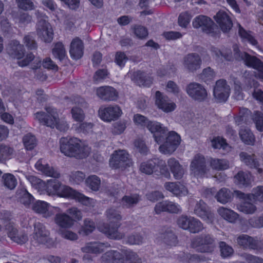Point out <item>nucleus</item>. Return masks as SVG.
Masks as SVG:
<instances>
[{
  "label": "nucleus",
  "mask_w": 263,
  "mask_h": 263,
  "mask_svg": "<svg viewBox=\"0 0 263 263\" xmlns=\"http://www.w3.org/2000/svg\"><path fill=\"white\" fill-rule=\"evenodd\" d=\"M36 170L40 171L47 176L58 178L60 176L59 173L53 167L47 164L45 161L42 159L38 160L35 164Z\"/></svg>",
  "instance_id": "nucleus-32"
},
{
  "label": "nucleus",
  "mask_w": 263,
  "mask_h": 263,
  "mask_svg": "<svg viewBox=\"0 0 263 263\" xmlns=\"http://www.w3.org/2000/svg\"><path fill=\"white\" fill-rule=\"evenodd\" d=\"M194 213L208 223H212L214 220L213 213L201 200L196 203Z\"/></svg>",
  "instance_id": "nucleus-20"
},
{
  "label": "nucleus",
  "mask_w": 263,
  "mask_h": 263,
  "mask_svg": "<svg viewBox=\"0 0 263 263\" xmlns=\"http://www.w3.org/2000/svg\"><path fill=\"white\" fill-rule=\"evenodd\" d=\"M93 127V124L90 122H80L74 124L72 128L78 133H85L90 131Z\"/></svg>",
  "instance_id": "nucleus-52"
},
{
  "label": "nucleus",
  "mask_w": 263,
  "mask_h": 263,
  "mask_svg": "<svg viewBox=\"0 0 263 263\" xmlns=\"http://www.w3.org/2000/svg\"><path fill=\"white\" fill-rule=\"evenodd\" d=\"M187 95L195 100L202 101L207 97V92L205 89L200 84L191 83L186 88Z\"/></svg>",
  "instance_id": "nucleus-18"
},
{
  "label": "nucleus",
  "mask_w": 263,
  "mask_h": 263,
  "mask_svg": "<svg viewBox=\"0 0 263 263\" xmlns=\"http://www.w3.org/2000/svg\"><path fill=\"white\" fill-rule=\"evenodd\" d=\"M155 211L157 214L163 212L178 213L181 212V208L177 203L169 200H165L158 202L156 204Z\"/></svg>",
  "instance_id": "nucleus-24"
},
{
  "label": "nucleus",
  "mask_w": 263,
  "mask_h": 263,
  "mask_svg": "<svg viewBox=\"0 0 263 263\" xmlns=\"http://www.w3.org/2000/svg\"><path fill=\"white\" fill-rule=\"evenodd\" d=\"M155 104L157 108L165 113L173 111L176 108V103L166 96L157 91L155 93Z\"/></svg>",
  "instance_id": "nucleus-17"
},
{
  "label": "nucleus",
  "mask_w": 263,
  "mask_h": 263,
  "mask_svg": "<svg viewBox=\"0 0 263 263\" xmlns=\"http://www.w3.org/2000/svg\"><path fill=\"white\" fill-rule=\"evenodd\" d=\"M123 256L118 251L110 250L105 253L101 257L102 263H142L137 254L131 250H126Z\"/></svg>",
  "instance_id": "nucleus-7"
},
{
  "label": "nucleus",
  "mask_w": 263,
  "mask_h": 263,
  "mask_svg": "<svg viewBox=\"0 0 263 263\" xmlns=\"http://www.w3.org/2000/svg\"><path fill=\"white\" fill-rule=\"evenodd\" d=\"M235 195L243 201L237 206V209L240 212L246 214H252L256 211V206L250 201L252 200L250 195L245 194L238 191H235Z\"/></svg>",
  "instance_id": "nucleus-19"
},
{
  "label": "nucleus",
  "mask_w": 263,
  "mask_h": 263,
  "mask_svg": "<svg viewBox=\"0 0 263 263\" xmlns=\"http://www.w3.org/2000/svg\"><path fill=\"white\" fill-rule=\"evenodd\" d=\"M106 217L110 224L115 223V227H110L105 224L98 226L99 230L104 233L108 237L114 239H121L125 236L124 233L118 230L120 225L118 223L122 219L120 213L116 209L111 208L106 212Z\"/></svg>",
  "instance_id": "nucleus-5"
},
{
  "label": "nucleus",
  "mask_w": 263,
  "mask_h": 263,
  "mask_svg": "<svg viewBox=\"0 0 263 263\" xmlns=\"http://www.w3.org/2000/svg\"><path fill=\"white\" fill-rule=\"evenodd\" d=\"M241 161L251 168H254L257 170L258 173H261L262 170L259 168L258 162L256 160L254 155H249L247 153L241 152L239 154Z\"/></svg>",
  "instance_id": "nucleus-35"
},
{
  "label": "nucleus",
  "mask_w": 263,
  "mask_h": 263,
  "mask_svg": "<svg viewBox=\"0 0 263 263\" xmlns=\"http://www.w3.org/2000/svg\"><path fill=\"white\" fill-rule=\"evenodd\" d=\"M251 195V198L259 201H263V186H257L254 189Z\"/></svg>",
  "instance_id": "nucleus-64"
},
{
  "label": "nucleus",
  "mask_w": 263,
  "mask_h": 263,
  "mask_svg": "<svg viewBox=\"0 0 263 263\" xmlns=\"http://www.w3.org/2000/svg\"><path fill=\"white\" fill-rule=\"evenodd\" d=\"M221 255L223 258H227L231 256L233 253L232 248L227 245L224 242L219 243Z\"/></svg>",
  "instance_id": "nucleus-60"
},
{
  "label": "nucleus",
  "mask_w": 263,
  "mask_h": 263,
  "mask_svg": "<svg viewBox=\"0 0 263 263\" xmlns=\"http://www.w3.org/2000/svg\"><path fill=\"white\" fill-rule=\"evenodd\" d=\"M0 223L4 225L8 237L13 242L23 245L28 240L27 235L23 232H18L9 219H1Z\"/></svg>",
  "instance_id": "nucleus-14"
},
{
  "label": "nucleus",
  "mask_w": 263,
  "mask_h": 263,
  "mask_svg": "<svg viewBox=\"0 0 263 263\" xmlns=\"http://www.w3.org/2000/svg\"><path fill=\"white\" fill-rule=\"evenodd\" d=\"M191 246L197 251L202 253H212L216 248L215 239L208 234H202L193 238Z\"/></svg>",
  "instance_id": "nucleus-11"
},
{
  "label": "nucleus",
  "mask_w": 263,
  "mask_h": 263,
  "mask_svg": "<svg viewBox=\"0 0 263 263\" xmlns=\"http://www.w3.org/2000/svg\"><path fill=\"white\" fill-rule=\"evenodd\" d=\"M165 189L176 197L185 196L188 194V190L180 182H167L164 184Z\"/></svg>",
  "instance_id": "nucleus-25"
},
{
  "label": "nucleus",
  "mask_w": 263,
  "mask_h": 263,
  "mask_svg": "<svg viewBox=\"0 0 263 263\" xmlns=\"http://www.w3.org/2000/svg\"><path fill=\"white\" fill-rule=\"evenodd\" d=\"M253 181L251 175L249 173L239 172L234 177L235 183L240 186H247Z\"/></svg>",
  "instance_id": "nucleus-39"
},
{
  "label": "nucleus",
  "mask_w": 263,
  "mask_h": 263,
  "mask_svg": "<svg viewBox=\"0 0 263 263\" xmlns=\"http://www.w3.org/2000/svg\"><path fill=\"white\" fill-rule=\"evenodd\" d=\"M24 44L29 49L34 50L37 47V43L34 40V36L33 34L29 33L25 35L23 40Z\"/></svg>",
  "instance_id": "nucleus-54"
},
{
  "label": "nucleus",
  "mask_w": 263,
  "mask_h": 263,
  "mask_svg": "<svg viewBox=\"0 0 263 263\" xmlns=\"http://www.w3.org/2000/svg\"><path fill=\"white\" fill-rule=\"evenodd\" d=\"M132 164L128 153L125 150L115 151L109 160L110 166L115 169H124Z\"/></svg>",
  "instance_id": "nucleus-12"
},
{
  "label": "nucleus",
  "mask_w": 263,
  "mask_h": 263,
  "mask_svg": "<svg viewBox=\"0 0 263 263\" xmlns=\"http://www.w3.org/2000/svg\"><path fill=\"white\" fill-rule=\"evenodd\" d=\"M238 33L243 42H247L253 46L257 45V41L251 32L247 31L240 24H238Z\"/></svg>",
  "instance_id": "nucleus-40"
},
{
  "label": "nucleus",
  "mask_w": 263,
  "mask_h": 263,
  "mask_svg": "<svg viewBox=\"0 0 263 263\" xmlns=\"http://www.w3.org/2000/svg\"><path fill=\"white\" fill-rule=\"evenodd\" d=\"M109 247V245L108 243L98 242H90L82 248V250L85 253L98 254L102 252Z\"/></svg>",
  "instance_id": "nucleus-34"
},
{
  "label": "nucleus",
  "mask_w": 263,
  "mask_h": 263,
  "mask_svg": "<svg viewBox=\"0 0 263 263\" xmlns=\"http://www.w3.org/2000/svg\"><path fill=\"white\" fill-rule=\"evenodd\" d=\"M132 80L139 86L149 87L153 83L152 78L145 73L136 71L130 73Z\"/></svg>",
  "instance_id": "nucleus-31"
},
{
  "label": "nucleus",
  "mask_w": 263,
  "mask_h": 263,
  "mask_svg": "<svg viewBox=\"0 0 263 263\" xmlns=\"http://www.w3.org/2000/svg\"><path fill=\"white\" fill-rule=\"evenodd\" d=\"M190 167L191 175L197 178L205 176L211 177L209 173L210 170L206 167L205 159L202 155H195L191 161Z\"/></svg>",
  "instance_id": "nucleus-13"
},
{
  "label": "nucleus",
  "mask_w": 263,
  "mask_h": 263,
  "mask_svg": "<svg viewBox=\"0 0 263 263\" xmlns=\"http://www.w3.org/2000/svg\"><path fill=\"white\" fill-rule=\"evenodd\" d=\"M84 45L82 41L78 37L73 39L70 44L69 53L72 59L78 60L83 55Z\"/></svg>",
  "instance_id": "nucleus-27"
},
{
  "label": "nucleus",
  "mask_w": 263,
  "mask_h": 263,
  "mask_svg": "<svg viewBox=\"0 0 263 263\" xmlns=\"http://www.w3.org/2000/svg\"><path fill=\"white\" fill-rule=\"evenodd\" d=\"M167 165L173 174L175 179H180L184 175V170L179 161L174 158H171L167 160Z\"/></svg>",
  "instance_id": "nucleus-33"
},
{
  "label": "nucleus",
  "mask_w": 263,
  "mask_h": 263,
  "mask_svg": "<svg viewBox=\"0 0 263 263\" xmlns=\"http://www.w3.org/2000/svg\"><path fill=\"white\" fill-rule=\"evenodd\" d=\"M191 217H192L182 215L177 219V223L178 226L185 230H188L191 220Z\"/></svg>",
  "instance_id": "nucleus-63"
},
{
  "label": "nucleus",
  "mask_w": 263,
  "mask_h": 263,
  "mask_svg": "<svg viewBox=\"0 0 263 263\" xmlns=\"http://www.w3.org/2000/svg\"><path fill=\"white\" fill-rule=\"evenodd\" d=\"M52 53L55 58L60 60L63 59L66 55V51L63 44L57 43L52 50Z\"/></svg>",
  "instance_id": "nucleus-55"
},
{
  "label": "nucleus",
  "mask_w": 263,
  "mask_h": 263,
  "mask_svg": "<svg viewBox=\"0 0 263 263\" xmlns=\"http://www.w3.org/2000/svg\"><path fill=\"white\" fill-rule=\"evenodd\" d=\"M32 209L35 212L42 215L45 218L53 215L56 212H59L60 208L52 206L43 201H36L32 206Z\"/></svg>",
  "instance_id": "nucleus-22"
},
{
  "label": "nucleus",
  "mask_w": 263,
  "mask_h": 263,
  "mask_svg": "<svg viewBox=\"0 0 263 263\" xmlns=\"http://www.w3.org/2000/svg\"><path fill=\"white\" fill-rule=\"evenodd\" d=\"M2 179L5 186L10 190L14 189L17 185L16 179L11 174H5Z\"/></svg>",
  "instance_id": "nucleus-48"
},
{
  "label": "nucleus",
  "mask_w": 263,
  "mask_h": 263,
  "mask_svg": "<svg viewBox=\"0 0 263 263\" xmlns=\"http://www.w3.org/2000/svg\"><path fill=\"white\" fill-rule=\"evenodd\" d=\"M85 183L92 191H98L100 187L101 180L96 175H91L86 178Z\"/></svg>",
  "instance_id": "nucleus-47"
},
{
  "label": "nucleus",
  "mask_w": 263,
  "mask_h": 263,
  "mask_svg": "<svg viewBox=\"0 0 263 263\" xmlns=\"http://www.w3.org/2000/svg\"><path fill=\"white\" fill-rule=\"evenodd\" d=\"M234 58L237 60H243L245 64L257 70L256 76L263 80V63L255 57L251 56L246 52H240L237 45L233 46Z\"/></svg>",
  "instance_id": "nucleus-9"
},
{
  "label": "nucleus",
  "mask_w": 263,
  "mask_h": 263,
  "mask_svg": "<svg viewBox=\"0 0 263 263\" xmlns=\"http://www.w3.org/2000/svg\"><path fill=\"white\" fill-rule=\"evenodd\" d=\"M29 180L32 184L42 194H47L48 195H57L61 185V183L55 179H50L47 182L34 176H30Z\"/></svg>",
  "instance_id": "nucleus-10"
},
{
  "label": "nucleus",
  "mask_w": 263,
  "mask_h": 263,
  "mask_svg": "<svg viewBox=\"0 0 263 263\" xmlns=\"http://www.w3.org/2000/svg\"><path fill=\"white\" fill-rule=\"evenodd\" d=\"M253 120L255 124L257 129L260 132L263 131V114L258 111L254 112Z\"/></svg>",
  "instance_id": "nucleus-58"
},
{
  "label": "nucleus",
  "mask_w": 263,
  "mask_h": 263,
  "mask_svg": "<svg viewBox=\"0 0 263 263\" xmlns=\"http://www.w3.org/2000/svg\"><path fill=\"white\" fill-rule=\"evenodd\" d=\"M210 164L213 169L217 171L227 170L229 167V162L223 159L211 158Z\"/></svg>",
  "instance_id": "nucleus-42"
},
{
  "label": "nucleus",
  "mask_w": 263,
  "mask_h": 263,
  "mask_svg": "<svg viewBox=\"0 0 263 263\" xmlns=\"http://www.w3.org/2000/svg\"><path fill=\"white\" fill-rule=\"evenodd\" d=\"M71 114L72 119L78 122H83L85 117L84 111L78 106H76L72 108Z\"/></svg>",
  "instance_id": "nucleus-50"
},
{
  "label": "nucleus",
  "mask_w": 263,
  "mask_h": 263,
  "mask_svg": "<svg viewBox=\"0 0 263 263\" xmlns=\"http://www.w3.org/2000/svg\"><path fill=\"white\" fill-rule=\"evenodd\" d=\"M7 50L9 54L18 60L17 64L20 67H23L30 65V68L35 70L41 67V58L35 57L31 52L25 54L23 46L18 41H12Z\"/></svg>",
  "instance_id": "nucleus-3"
},
{
  "label": "nucleus",
  "mask_w": 263,
  "mask_h": 263,
  "mask_svg": "<svg viewBox=\"0 0 263 263\" xmlns=\"http://www.w3.org/2000/svg\"><path fill=\"white\" fill-rule=\"evenodd\" d=\"M139 169L141 173L146 175L154 174L156 176L162 175L167 178L171 177L165 161L159 158H154L141 163Z\"/></svg>",
  "instance_id": "nucleus-8"
},
{
  "label": "nucleus",
  "mask_w": 263,
  "mask_h": 263,
  "mask_svg": "<svg viewBox=\"0 0 263 263\" xmlns=\"http://www.w3.org/2000/svg\"><path fill=\"white\" fill-rule=\"evenodd\" d=\"M191 221L188 231L192 233H197L203 230L204 227L201 222L194 217H191Z\"/></svg>",
  "instance_id": "nucleus-49"
},
{
  "label": "nucleus",
  "mask_w": 263,
  "mask_h": 263,
  "mask_svg": "<svg viewBox=\"0 0 263 263\" xmlns=\"http://www.w3.org/2000/svg\"><path fill=\"white\" fill-rule=\"evenodd\" d=\"M54 217V222L60 227L70 228L74 224V219L65 213H62L61 210L56 212Z\"/></svg>",
  "instance_id": "nucleus-28"
},
{
  "label": "nucleus",
  "mask_w": 263,
  "mask_h": 263,
  "mask_svg": "<svg viewBox=\"0 0 263 263\" xmlns=\"http://www.w3.org/2000/svg\"><path fill=\"white\" fill-rule=\"evenodd\" d=\"M218 214L224 219L229 222L234 223L238 218V215L234 211L221 206L217 210Z\"/></svg>",
  "instance_id": "nucleus-36"
},
{
  "label": "nucleus",
  "mask_w": 263,
  "mask_h": 263,
  "mask_svg": "<svg viewBox=\"0 0 263 263\" xmlns=\"http://www.w3.org/2000/svg\"><path fill=\"white\" fill-rule=\"evenodd\" d=\"M44 16L39 20L36 32L39 37L45 43H50L53 38V30L50 24Z\"/></svg>",
  "instance_id": "nucleus-15"
},
{
  "label": "nucleus",
  "mask_w": 263,
  "mask_h": 263,
  "mask_svg": "<svg viewBox=\"0 0 263 263\" xmlns=\"http://www.w3.org/2000/svg\"><path fill=\"white\" fill-rule=\"evenodd\" d=\"M13 150L11 147L4 145H0V161L9 159L13 154Z\"/></svg>",
  "instance_id": "nucleus-59"
},
{
  "label": "nucleus",
  "mask_w": 263,
  "mask_h": 263,
  "mask_svg": "<svg viewBox=\"0 0 263 263\" xmlns=\"http://www.w3.org/2000/svg\"><path fill=\"white\" fill-rule=\"evenodd\" d=\"M133 121L135 125L140 127H146L149 120L145 116L137 114L133 117Z\"/></svg>",
  "instance_id": "nucleus-61"
},
{
  "label": "nucleus",
  "mask_w": 263,
  "mask_h": 263,
  "mask_svg": "<svg viewBox=\"0 0 263 263\" xmlns=\"http://www.w3.org/2000/svg\"><path fill=\"white\" fill-rule=\"evenodd\" d=\"M46 114L37 112L34 114V118L40 123L51 128H56L61 132H66L69 128L68 122L64 118H59L57 109L52 107L46 108Z\"/></svg>",
  "instance_id": "nucleus-4"
},
{
  "label": "nucleus",
  "mask_w": 263,
  "mask_h": 263,
  "mask_svg": "<svg viewBox=\"0 0 263 263\" xmlns=\"http://www.w3.org/2000/svg\"><path fill=\"white\" fill-rule=\"evenodd\" d=\"M96 94L100 99L107 101H115L118 97L116 89L110 86H102L96 89Z\"/></svg>",
  "instance_id": "nucleus-26"
},
{
  "label": "nucleus",
  "mask_w": 263,
  "mask_h": 263,
  "mask_svg": "<svg viewBox=\"0 0 263 263\" xmlns=\"http://www.w3.org/2000/svg\"><path fill=\"white\" fill-rule=\"evenodd\" d=\"M192 24L194 28H201L208 34L212 33L215 27L214 22L210 18L202 15L196 16L193 20Z\"/></svg>",
  "instance_id": "nucleus-23"
},
{
  "label": "nucleus",
  "mask_w": 263,
  "mask_h": 263,
  "mask_svg": "<svg viewBox=\"0 0 263 263\" xmlns=\"http://www.w3.org/2000/svg\"><path fill=\"white\" fill-rule=\"evenodd\" d=\"M128 60V57L124 52L118 51L115 55V62L121 68L125 66Z\"/></svg>",
  "instance_id": "nucleus-56"
},
{
  "label": "nucleus",
  "mask_w": 263,
  "mask_h": 263,
  "mask_svg": "<svg viewBox=\"0 0 263 263\" xmlns=\"http://www.w3.org/2000/svg\"><path fill=\"white\" fill-rule=\"evenodd\" d=\"M140 200V198L137 194H133L124 196L121 201V203L124 207L130 208L136 204Z\"/></svg>",
  "instance_id": "nucleus-46"
},
{
  "label": "nucleus",
  "mask_w": 263,
  "mask_h": 263,
  "mask_svg": "<svg viewBox=\"0 0 263 263\" xmlns=\"http://www.w3.org/2000/svg\"><path fill=\"white\" fill-rule=\"evenodd\" d=\"M96 228L93 221L88 219L84 221V225L79 231V233L84 235H87L91 233Z\"/></svg>",
  "instance_id": "nucleus-51"
},
{
  "label": "nucleus",
  "mask_w": 263,
  "mask_h": 263,
  "mask_svg": "<svg viewBox=\"0 0 263 263\" xmlns=\"http://www.w3.org/2000/svg\"><path fill=\"white\" fill-rule=\"evenodd\" d=\"M239 136L241 139L245 143L248 145L254 144L255 137L249 129H241L239 132Z\"/></svg>",
  "instance_id": "nucleus-45"
},
{
  "label": "nucleus",
  "mask_w": 263,
  "mask_h": 263,
  "mask_svg": "<svg viewBox=\"0 0 263 263\" xmlns=\"http://www.w3.org/2000/svg\"><path fill=\"white\" fill-rule=\"evenodd\" d=\"M165 90L168 93L173 94L175 96L178 95L180 91L178 85L172 81H169L167 82Z\"/></svg>",
  "instance_id": "nucleus-62"
},
{
  "label": "nucleus",
  "mask_w": 263,
  "mask_h": 263,
  "mask_svg": "<svg viewBox=\"0 0 263 263\" xmlns=\"http://www.w3.org/2000/svg\"><path fill=\"white\" fill-rule=\"evenodd\" d=\"M76 200L89 208L93 207L96 203V201L93 199L85 196L80 193H79Z\"/></svg>",
  "instance_id": "nucleus-57"
},
{
  "label": "nucleus",
  "mask_w": 263,
  "mask_h": 263,
  "mask_svg": "<svg viewBox=\"0 0 263 263\" xmlns=\"http://www.w3.org/2000/svg\"><path fill=\"white\" fill-rule=\"evenodd\" d=\"M201 60L197 54H189L183 59V65L185 68L191 71H193L200 67Z\"/></svg>",
  "instance_id": "nucleus-30"
},
{
  "label": "nucleus",
  "mask_w": 263,
  "mask_h": 263,
  "mask_svg": "<svg viewBox=\"0 0 263 263\" xmlns=\"http://www.w3.org/2000/svg\"><path fill=\"white\" fill-rule=\"evenodd\" d=\"M79 192L73 190L71 187L61 184L58 196L65 198H70L76 200Z\"/></svg>",
  "instance_id": "nucleus-38"
},
{
  "label": "nucleus",
  "mask_w": 263,
  "mask_h": 263,
  "mask_svg": "<svg viewBox=\"0 0 263 263\" xmlns=\"http://www.w3.org/2000/svg\"><path fill=\"white\" fill-rule=\"evenodd\" d=\"M146 127L153 134L155 141L160 145L159 149L161 153L171 154L180 145L181 141L180 136L172 131L166 137L167 130L159 122L149 120Z\"/></svg>",
  "instance_id": "nucleus-1"
},
{
  "label": "nucleus",
  "mask_w": 263,
  "mask_h": 263,
  "mask_svg": "<svg viewBox=\"0 0 263 263\" xmlns=\"http://www.w3.org/2000/svg\"><path fill=\"white\" fill-rule=\"evenodd\" d=\"M237 243L245 248L256 249L257 248V242L251 237L247 235H240L237 239Z\"/></svg>",
  "instance_id": "nucleus-37"
},
{
  "label": "nucleus",
  "mask_w": 263,
  "mask_h": 263,
  "mask_svg": "<svg viewBox=\"0 0 263 263\" xmlns=\"http://www.w3.org/2000/svg\"><path fill=\"white\" fill-rule=\"evenodd\" d=\"M60 148L62 154L69 157L84 159L90 153V148L82 144L80 139L76 137H63L60 140Z\"/></svg>",
  "instance_id": "nucleus-2"
},
{
  "label": "nucleus",
  "mask_w": 263,
  "mask_h": 263,
  "mask_svg": "<svg viewBox=\"0 0 263 263\" xmlns=\"http://www.w3.org/2000/svg\"><path fill=\"white\" fill-rule=\"evenodd\" d=\"M212 146L214 148L220 149L227 152L231 150V147L226 142L224 139L220 137L214 138L211 140Z\"/></svg>",
  "instance_id": "nucleus-43"
},
{
  "label": "nucleus",
  "mask_w": 263,
  "mask_h": 263,
  "mask_svg": "<svg viewBox=\"0 0 263 263\" xmlns=\"http://www.w3.org/2000/svg\"><path fill=\"white\" fill-rule=\"evenodd\" d=\"M232 196L230 191L227 188H222L220 189L215 195V198L218 202L225 204L228 202Z\"/></svg>",
  "instance_id": "nucleus-44"
},
{
  "label": "nucleus",
  "mask_w": 263,
  "mask_h": 263,
  "mask_svg": "<svg viewBox=\"0 0 263 263\" xmlns=\"http://www.w3.org/2000/svg\"><path fill=\"white\" fill-rule=\"evenodd\" d=\"M213 56L216 58H221L223 57L228 61H231L233 59V55L230 49L228 48H222L220 49L217 47H212L211 49Z\"/></svg>",
  "instance_id": "nucleus-41"
},
{
  "label": "nucleus",
  "mask_w": 263,
  "mask_h": 263,
  "mask_svg": "<svg viewBox=\"0 0 263 263\" xmlns=\"http://www.w3.org/2000/svg\"><path fill=\"white\" fill-rule=\"evenodd\" d=\"M230 92V87L225 80H219L216 82L214 89V96L218 102H225L229 98Z\"/></svg>",
  "instance_id": "nucleus-21"
},
{
  "label": "nucleus",
  "mask_w": 263,
  "mask_h": 263,
  "mask_svg": "<svg viewBox=\"0 0 263 263\" xmlns=\"http://www.w3.org/2000/svg\"><path fill=\"white\" fill-rule=\"evenodd\" d=\"M49 231L42 223L36 222L34 225V231L30 239L31 246L35 248L46 246L52 247L55 241L50 236Z\"/></svg>",
  "instance_id": "nucleus-6"
},
{
  "label": "nucleus",
  "mask_w": 263,
  "mask_h": 263,
  "mask_svg": "<svg viewBox=\"0 0 263 263\" xmlns=\"http://www.w3.org/2000/svg\"><path fill=\"white\" fill-rule=\"evenodd\" d=\"M99 116L105 122H110L118 119L122 114L121 108L117 105H110L100 107Z\"/></svg>",
  "instance_id": "nucleus-16"
},
{
  "label": "nucleus",
  "mask_w": 263,
  "mask_h": 263,
  "mask_svg": "<svg viewBox=\"0 0 263 263\" xmlns=\"http://www.w3.org/2000/svg\"><path fill=\"white\" fill-rule=\"evenodd\" d=\"M214 18L223 32H228L231 29L232 22L226 12L223 11H219L217 13Z\"/></svg>",
  "instance_id": "nucleus-29"
},
{
  "label": "nucleus",
  "mask_w": 263,
  "mask_h": 263,
  "mask_svg": "<svg viewBox=\"0 0 263 263\" xmlns=\"http://www.w3.org/2000/svg\"><path fill=\"white\" fill-rule=\"evenodd\" d=\"M23 143L27 150H31L36 146V140L33 135L28 134L24 137Z\"/></svg>",
  "instance_id": "nucleus-53"
}]
</instances>
